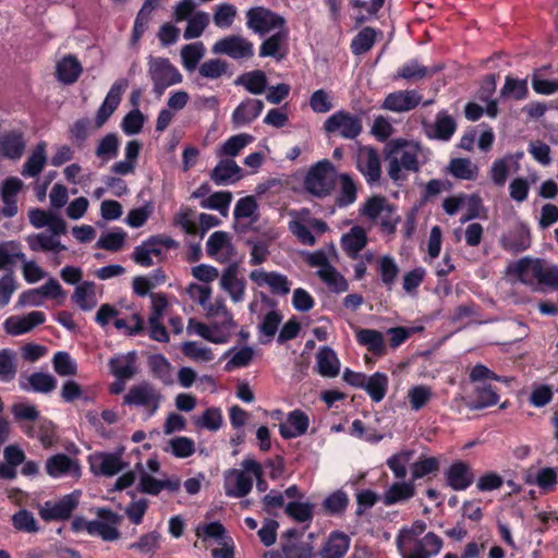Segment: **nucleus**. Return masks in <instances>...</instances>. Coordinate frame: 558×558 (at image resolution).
<instances>
[{
  "mask_svg": "<svg viewBox=\"0 0 558 558\" xmlns=\"http://www.w3.org/2000/svg\"><path fill=\"white\" fill-rule=\"evenodd\" d=\"M505 275L509 282L521 283L533 292H541L545 288L558 291V265L543 258L525 256L510 262Z\"/></svg>",
  "mask_w": 558,
  "mask_h": 558,
  "instance_id": "1",
  "label": "nucleus"
},
{
  "mask_svg": "<svg viewBox=\"0 0 558 558\" xmlns=\"http://www.w3.org/2000/svg\"><path fill=\"white\" fill-rule=\"evenodd\" d=\"M425 530L426 524L418 520L399 531L396 545L402 558H429L440 551L442 541L435 533L429 532L420 538Z\"/></svg>",
  "mask_w": 558,
  "mask_h": 558,
  "instance_id": "2",
  "label": "nucleus"
},
{
  "mask_svg": "<svg viewBox=\"0 0 558 558\" xmlns=\"http://www.w3.org/2000/svg\"><path fill=\"white\" fill-rule=\"evenodd\" d=\"M388 174L395 180L404 178V171H416L421 146L416 142L396 140L386 147Z\"/></svg>",
  "mask_w": 558,
  "mask_h": 558,
  "instance_id": "3",
  "label": "nucleus"
},
{
  "mask_svg": "<svg viewBox=\"0 0 558 558\" xmlns=\"http://www.w3.org/2000/svg\"><path fill=\"white\" fill-rule=\"evenodd\" d=\"M263 476V468L255 459L247 457L241 462V469H230L223 474V487L228 496L241 498L253 487L254 480Z\"/></svg>",
  "mask_w": 558,
  "mask_h": 558,
  "instance_id": "4",
  "label": "nucleus"
},
{
  "mask_svg": "<svg viewBox=\"0 0 558 558\" xmlns=\"http://www.w3.org/2000/svg\"><path fill=\"white\" fill-rule=\"evenodd\" d=\"M360 215L368 220L371 225L378 226L381 231L389 234L396 231L400 221L395 205L379 195L367 198L360 207Z\"/></svg>",
  "mask_w": 558,
  "mask_h": 558,
  "instance_id": "5",
  "label": "nucleus"
},
{
  "mask_svg": "<svg viewBox=\"0 0 558 558\" xmlns=\"http://www.w3.org/2000/svg\"><path fill=\"white\" fill-rule=\"evenodd\" d=\"M210 324L197 322L194 318L189 319L186 330L189 335H196L203 339L221 344L228 342L238 325L233 319V315H226L220 318H211Z\"/></svg>",
  "mask_w": 558,
  "mask_h": 558,
  "instance_id": "6",
  "label": "nucleus"
},
{
  "mask_svg": "<svg viewBox=\"0 0 558 558\" xmlns=\"http://www.w3.org/2000/svg\"><path fill=\"white\" fill-rule=\"evenodd\" d=\"M97 513V520H76L74 522V527L77 531H86L90 535L100 536L104 541L118 539L120 536L118 525L121 522V517L106 509H99Z\"/></svg>",
  "mask_w": 558,
  "mask_h": 558,
  "instance_id": "7",
  "label": "nucleus"
},
{
  "mask_svg": "<svg viewBox=\"0 0 558 558\" xmlns=\"http://www.w3.org/2000/svg\"><path fill=\"white\" fill-rule=\"evenodd\" d=\"M336 170L328 160H322L313 166L305 177L306 190L316 196H324L330 193L335 185Z\"/></svg>",
  "mask_w": 558,
  "mask_h": 558,
  "instance_id": "8",
  "label": "nucleus"
},
{
  "mask_svg": "<svg viewBox=\"0 0 558 558\" xmlns=\"http://www.w3.org/2000/svg\"><path fill=\"white\" fill-rule=\"evenodd\" d=\"M246 25L256 34L266 35L286 29L283 16L264 7H255L246 12Z\"/></svg>",
  "mask_w": 558,
  "mask_h": 558,
  "instance_id": "9",
  "label": "nucleus"
},
{
  "mask_svg": "<svg viewBox=\"0 0 558 558\" xmlns=\"http://www.w3.org/2000/svg\"><path fill=\"white\" fill-rule=\"evenodd\" d=\"M148 74L155 90L161 94L166 88L182 82L179 70L167 58H149Z\"/></svg>",
  "mask_w": 558,
  "mask_h": 558,
  "instance_id": "10",
  "label": "nucleus"
},
{
  "mask_svg": "<svg viewBox=\"0 0 558 558\" xmlns=\"http://www.w3.org/2000/svg\"><path fill=\"white\" fill-rule=\"evenodd\" d=\"M326 133L353 140L362 131V121L359 117L345 111H337L326 119L323 125Z\"/></svg>",
  "mask_w": 558,
  "mask_h": 558,
  "instance_id": "11",
  "label": "nucleus"
},
{
  "mask_svg": "<svg viewBox=\"0 0 558 558\" xmlns=\"http://www.w3.org/2000/svg\"><path fill=\"white\" fill-rule=\"evenodd\" d=\"M123 399L125 404L143 408L151 416L160 405L161 395L150 384L141 383L132 386Z\"/></svg>",
  "mask_w": 558,
  "mask_h": 558,
  "instance_id": "12",
  "label": "nucleus"
},
{
  "mask_svg": "<svg viewBox=\"0 0 558 558\" xmlns=\"http://www.w3.org/2000/svg\"><path fill=\"white\" fill-rule=\"evenodd\" d=\"M81 493L75 490L59 500L46 501L39 507V515L45 521L68 519L78 505Z\"/></svg>",
  "mask_w": 558,
  "mask_h": 558,
  "instance_id": "13",
  "label": "nucleus"
},
{
  "mask_svg": "<svg viewBox=\"0 0 558 558\" xmlns=\"http://www.w3.org/2000/svg\"><path fill=\"white\" fill-rule=\"evenodd\" d=\"M206 253L218 263H227L235 256L232 236L225 231L213 232L206 242Z\"/></svg>",
  "mask_w": 558,
  "mask_h": 558,
  "instance_id": "14",
  "label": "nucleus"
},
{
  "mask_svg": "<svg viewBox=\"0 0 558 558\" xmlns=\"http://www.w3.org/2000/svg\"><path fill=\"white\" fill-rule=\"evenodd\" d=\"M211 51L216 54H226L233 59L253 56V44L242 36L230 35L217 40Z\"/></svg>",
  "mask_w": 558,
  "mask_h": 558,
  "instance_id": "15",
  "label": "nucleus"
},
{
  "mask_svg": "<svg viewBox=\"0 0 558 558\" xmlns=\"http://www.w3.org/2000/svg\"><path fill=\"white\" fill-rule=\"evenodd\" d=\"M122 450L116 453L95 452L89 457L90 469L96 475L113 476L126 469Z\"/></svg>",
  "mask_w": 558,
  "mask_h": 558,
  "instance_id": "16",
  "label": "nucleus"
},
{
  "mask_svg": "<svg viewBox=\"0 0 558 558\" xmlns=\"http://www.w3.org/2000/svg\"><path fill=\"white\" fill-rule=\"evenodd\" d=\"M46 316L41 312H29L25 315H13L3 322V329L10 336H21L31 332L35 327L41 325Z\"/></svg>",
  "mask_w": 558,
  "mask_h": 558,
  "instance_id": "17",
  "label": "nucleus"
},
{
  "mask_svg": "<svg viewBox=\"0 0 558 558\" xmlns=\"http://www.w3.org/2000/svg\"><path fill=\"white\" fill-rule=\"evenodd\" d=\"M45 469L48 475L53 478L73 477L77 480L81 476L78 461L63 453H58L47 459Z\"/></svg>",
  "mask_w": 558,
  "mask_h": 558,
  "instance_id": "18",
  "label": "nucleus"
},
{
  "mask_svg": "<svg viewBox=\"0 0 558 558\" xmlns=\"http://www.w3.org/2000/svg\"><path fill=\"white\" fill-rule=\"evenodd\" d=\"M250 279L258 287H267L274 294L286 295L291 290L287 276L276 271L255 269L251 271Z\"/></svg>",
  "mask_w": 558,
  "mask_h": 558,
  "instance_id": "19",
  "label": "nucleus"
},
{
  "mask_svg": "<svg viewBox=\"0 0 558 558\" xmlns=\"http://www.w3.org/2000/svg\"><path fill=\"white\" fill-rule=\"evenodd\" d=\"M522 156L523 153L508 154L493 161L489 177L496 186H504L509 175L519 170Z\"/></svg>",
  "mask_w": 558,
  "mask_h": 558,
  "instance_id": "20",
  "label": "nucleus"
},
{
  "mask_svg": "<svg viewBox=\"0 0 558 558\" xmlns=\"http://www.w3.org/2000/svg\"><path fill=\"white\" fill-rule=\"evenodd\" d=\"M129 87V81L124 77L118 78L110 87L101 106L98 109L96 121L98 125H102L108 118L114 112L121 102L122 95Z\"/></svg>",
  "mask_w": 558,
  "mask_h": 558,
  "instance_id": "21",
  "label": "nucleus"
},
{
  "mask_svg": "<svg viewBox=\"0 0 558 558\" xmlns=\"http://www.w3.org/2000/svg\"><path fill=\"white\" fill-rule=\"evenodd\" d=\"M446 484L453 490L466 489L474 480L470 465L463 461H456L444 472Z\"/></svg>",
  "mask_w": 558,
  "mask_h": 558,
  "instance_id": "22",
  "label": "nucleus"
},
{
  "mask_svg": "<svg viewBox=\"0 0 558 558\" xmlns=\"http://www.w3.org/2000/svg\"><path fill=\"white\" fill-rule=\"evenodd\" d=\"M356 165L368 182H375L380 178L379 157L373 148H360L356 156Z\"/></svg>",
  "mask_w": 558,
  "mask_h": 558,
  "instance_id": "23",
  "label": "nucleus"
},
{
  "mask_svg": "<svg viewBox=\"0 0 558 558\" xmlns=\"http://www.w3.org/2000/svg\"><path fill=\"white\" fill-rule=\"evenodd\" d=\"M219 284L228 293L232 302L240 303L244 300L246 282L238 276L235 267H228L222 272Z\"/></svg>",
  "mask_w": 558,
  "mask_h": 558,
  "instance_id": "24",
  "label": "nucleus"
},
{
  "mask_svg": "<svg viewBox=\"0 0 558 558\" xmlns=\"http://www.w3.org/2000/svg\"><path fill=\"white\" fill-rule=\"evenodd\" d=\"M264 104L259 99L246 98L232 112L231 121L235 126L252 123L263 111Z\"/></svg>",
  "mask_w": 558,
  "mask_h": 558,
  "instance_id": "25",
  "label": "nucleus"
},
{
  "mask_svg": "<svg viewBox=\"0 0 558 558\" xmlns=\"http://www.w3.org/2000/svg\"><path fill=\"white\" fill-rule=\"evenodd\" d=\"M308 425V416L300 410H294L290 412L287 420L279 425V432L286 439L296 438L306 433Z\"/></svg>",
  "mask_w": 558,
  "mask_h": 558,
  "instance_id": "26",
  "label": "nucleus"
},
{
  "mask_svg": "<svg viewBox=\"0 0 558 558\" xmlns=\"http://www.w3.org/2000/svg\"><path fill=\"white\" fill-rule=\"evenodd\" d=\"M161 254L162 244L155 239H150L134 248L132 258L142 267H150L155 262L161 259Z\"/></svg>",
  "mask_w": 558,
  "mask_h": 558,
  "instance_id": "27",
  "label": "nucleus"
},
{
  "mask_svg": "<svg viewBox=\"0 0 558 558\" xmlns=\"http://www.w3.org/2000/svg\"><path fill=\"white\" fill-rule=\"evenodd\" d=\"M421 101V96L414 90H399L389 94L384 108L395 112L409 111L415 108Z\"/></svg>",
  "mask_w": 558,
  "mask_h": 558,
  "instance_id": "28",
  "label": "nucleus"
},
{
  "mask_svg": "<svg viewBox=\"0 0 558 558\" xmlns=\"http://www.w3.org/2000/svg\"><path fill=\"white\" fill-rule=\"evenodd\" d=\"M181 482L178 477H162L155 478L149 474H142L140 477V489L149 495H157L162 490L177 492L179 490Z\"/></svg>",
  "mask_w": 558,
  "mask_h": 558,
  "instance_id": "29",
  "label": "nucleus"
},
{
  "mask_svg": "<svg viewBox=\"0 0 558 558\" xmlns=\"http://www.w3.org/2000/svg\"><path fill=\"white\" fill-rule=\"evenodd\" d=\"M23 182L15 177L8 178L1 185V198L4 204L2 211L7 217H12L17 213L16 195L21 191Z\"/></svg>",
  "mask_w": 558,
  "mask_h": 558,
  "instance_id": "30",
  "label": "nucleus"
},
{
  "mask_svg": "<svg viewBox=\"0 0 558 558\" xmlns=\"http://www.w3.org/2000/svg\"><path fill=\"white\" fill-rule=\"evenodd\" d=\"M242 178V169L232 159H222L214 168L211 180L218 185L232 184Z\"/></svg>",
  "mask_w": 558,
  "mask_h": 558,
  "instance_id": "31",
  "label": "nucleus"
},
{
  "mask_svg": "<svg viewBox=\"0 0 558 558\" xmlns=\"http://www.w3.org/2000/svg\"><path fill=\"white\" fill-rule=\"evenodd\" d=\"M135 362V352L116 355L109 361L110 372L117 379H130L136 373Z\"/></svg>",
  "mask_w": 558,
  "mask_h": 558,
  "instance_id": "32",
  "label": "nucleus"
},
{
  "mask_svg": "<svg viewBox=\"0 0 558 558\" xmlns=\"http://www.w3.org/2000/svg\"><path fill=\"white\" fill-rule=\"evenodd\" d=\"M367 233L364 228L354 226L341 236V246L350 257L356 255L366 246Z\"/></svg>",
  "mask_w": 558,
  "mask_h": 558,
  "instance_id": "33",
  "label": "nucleus"
},
{
  "mask_svg": "<svg viewBox=\"0 0 558 558\" xmlns=\"http://www.w3.org/2000/svg\"><path fill=\"white\" fill-rule=\"evenodd\" d=\"M82 71L81 62L72 54L63 57L56 66L57 78L63 84H73L76 82Z\"/></svg>",
  "mask_w": 558,
  "mask_h": 558,
  "instance_id": "34",
  "label": "nucleus"
},
{
  "mask_svg": "<svg viewBox=\"0 0 558 558\" xmlns=\"http://www.w3.org/2000/svg\"><path fill=\"white\" fill-rule=\"evenodd\" d=\"M350 546V538L339 532L330 534L328 539L323 545L319 557L320 558H343Z\"/></svg>",
  "mask_w": 558,
  "mask_h": 558,
  "instance_id": "35",
  "label": "nucleus"
},
{
  "mask_svg": "<svg viewBox=\"0 0 558 558\" xmlns=\"http://www.w3.org/2000/svg\"><path fill=\"white\" fill-rule=\"evenodd\" d=\"M101 298V291L94 282H83L76 287L74 302L84 311L94 308Z\"/></svg>",
  "mask_w": 558,
  "mask_h": 558,
  "instance_id": "36",
  "label": "nucleus"
},
{
  "mask_svg": "<svg viewBox=\"0 0 558 558\" xmlns=\"http://www.w3.org/2000/svg\"><path fill=\"white\" fill-rule=\"evenodd\" d=\"M415 495V485L412 482H396L389 486L384 495L383 502L386 506L404 502Z\"/></svg>",
  "mask_w": 558,
  "mask_h": 558,
  "instance_id": "37",
  "label": "nucleus"
},
{
  "mask_svg": "<svg viewBox=\"0 0 558 558\" xmlns=\"http://www.w3.org/2000/svg\"><path fill=\"white\" fill-rule=\"evenodd\" d=\"M47 163V144L39 142L32 150L22 170V175L34 178L38 175Z\"/></svg>",
  "mask_w": 558,
  "mask_h": 558,
  "instance_id": "38",
  "label": "nucleus"
},
{
  "mask_svg": "<svg viewBox=\"0 0 558 558\" xmlns=\"http://www.w3.org/2000/svg\"><path fill=\"white\" fill-rule=\"evenodd\" d=\"M20 386L23 390L48 393L56 389L57 380L48 373L36 372L31 374L25 381H21Z\"/></svg>",
  "mask_w": 558,
  "mask_h": 558,
  "instance_id": "39",
  "label": "nucleus"
},
{
  "mask_svg": "<svg viewBox=\"0 0 558 558\" xmlns=\"http://www.w3.org/2000/svg\"><path fill=\"white\" fill-rule=\"evenodd\" d=\"M316 364L318 373L324 377H335L340 371V361L335 351L328 347L317 352Z\"/></svg>",
  "mask_w": 558,
  "mask_h": 558,
  "instance_id": "40",
  "label": "nucleus"
},
{
  "mask_svg": "<svg viewBox=\"0 0 558 558\" xmlns=\"http://www.w3.org/2000/svg\"><path fill=\"white\" fill-rule=\"evenodd\" d=\"M530 483L535 484L544 494L556 492L558 487V469L544 466L538 469Z\"/></svg>",
  "mask_w": 558,
  "mask_h": 558,
  "instance_id": "41",
  "label": "nucleus"
},
{
  "mask_svg": "<svg viewBox=\"0 0 558 558\" xmlns=\"http://www.w3.org/2000/svg\"><path fill=\"white\" fill-rule=\"evenodd\" d=\"M288 37V31L282 29L274 33L269 38H267L259 48L260 57H274L278 60L282 59L284 56V51L282 50L283 44L286 43Z\"/></svg>",
  "mask_w": 558,
  "mask_h": 558,
  "instance_id": "42",
  "label": "nucleus"
},
{
  "mask_svg": "<svg viewBox=\"0 0 558 558\" xmlns=\"http://www.w3.org/2000/svg\"><path fill=\"white\" fill-rule=\"evenodd\" d=\"M388 385V376L377 372L371 376H366V383H364L363 389L367 391L374 402H379L385 398Z\"/></svg>",
  "mask_w": 558,
  "mask_h": 558,
  "instance_id": "43",
  "label": "nucleus"
},
{
  "mask_svg": "<svg viewBox=\"0 0 558 558\" xmlns=\"http://www.w3.org/2000/svg\"><path fill=\"white\" fill-rule=\"evenodd\" d=\"M502 244L509 251H525L531 245L530 230L525 226H519L504 238Z\"/></svg>",
  "mask_w": 558,
  "mask_h": 558,
  "instance_id": "44",
  "label": "nucleus"
},
{
  "mask_svg": "<svg viewBox=\"0 0 558 558\" xmlns=\"http://www.w3.org/2000/svg\"><path fill=\"white\" fill-rule=\"evenodd\" d=\"M25 141L20 133H8L0 138V150L12 159L20 158L25 149Z\"/></svg>",
  "mask_w": 558,
  "mask_h": 558,
  "instance_id": "45",
  "label": "nucleus"
},
{
  "mask_svg": "<svg viewBox=\"0 0 558 558\" xmlns=\"http://www.w3.org/2000/svg\"><path fill=\"white\" fill-rule=\"evenodd\" d=\"M196 427L217 432L223 424L222 412L219 408L206 409L202 414L193 417Z\"/></svg>",
  "mask_w": 558,
  "mask_h": 558,
  "instance_id": "46",
  "label": "nucleus"
},
{
  "mask_svg": "<svg viewBox=\"0 0 558 558\" xmlns=\"http://www.w3.org/2000/svg\"><path fill=\"white\" fill-rule=\"evenodd\" d=\"M357 342L375 354L385 353V341L381 332L374 329H361L356 332Z\"/></svg>",
  "mask_w": 558,
  "mask_h": 558,
  "instance_id": "47",
  "label": "nucleus"
},
{
  "mask_svg": "<svg viewBox=\"0 0 558 558\" xmlns=\"http://www.w3.org/2000/svg\"><path fill=\"white\" fill-rule=\"evenodd\" d=\"M195 532L197 538L204 543L215 542L219 545L229 537L219 522L199 523Z\"/></svg>",
  "mask_w": 558,
  "mask_h": 558,
  "instance_id": "48",
  "label": "nucleus"
},
{
  "mask_svg": "<svg viewBox=\"0 0 558 558\" xmlns=\"http://www.w3.org/2000/svg\"><path fill=\"white\" fill-rule=\"evenodd\" d=\"M205 46L201 41L183 46L181 48L180 56L184 69L187 71L195 70L198 62L205 56Z\"/></svg>",
  "mask_w": 558,
  "mask_h": 558,
  "instance_id": "49",
  "label": "nucleus"
},
{
  "mask_svg": "<svg viewBox=\"0 0 558 558\" xmlns=\"http://www.w3.org/2000/svg\"><path fill=\"white\" fill-rule=\"evenodd\" d=\"M53 371L61 377H71L77 374L76 361L65 351H58L52 356Z\"/></svg>",
  "mask_w": 558,
  "mask_h": 558,
  "instance_id": "50",
  "label": "nucleus"
},
{
  "mask_svg": "<svg viewBox=\"0 0 558 558\" xmlns=\"http://www.w3.org/2000/svg\"><path fill=\"white\" fill-rule=\"evenodd\" d=\"M456 131L453 119L447 114H439L433 125L427 130V134L432 138L447 141Z\"/></svg>",
  "mask_w": 558,
  "mask_h": 558,
  "instance_id": "51",
  "label": "nucleus"
},
{
  "mask_svg": "<svg viewBox=\"0 0 558 558\" xmlns=\"http://www.w3.org/2000/svg\"><path fill=\"white\" fill-rule=\"evenodd\" d=\"M232 194L228 191L216 192L201 201V207L219 211L223 217L228 216Z\"/></svg>",
  "mask_w": 558,
  "mask_h": 558,
  "instance_id": "52",
  "label": "nucleus"
},
{
  "mask_svg": "<svg viewBox=\"0 0 558 558\" xmlns=\"http://www.w3.org/2000/svg\"><path fill=\"white\" fill-rule=\"evenodd\" d=\"M181 350L185 356L194 362L208 363L214 360L211 349L196 341L183 342Z\"/></svg>",
  "mask_w": 558,
  "mask_h": 558,
  "instance_id": "53",
  "label": "nucleus"
},
{
  "mask_svg": "<svg viewBox=\"0 0 558 558\" xmlns=\"http://www.w3.org/2000/svg\"><path fill=\"white\" fill-rule=\"evenodd\" d=\"M317 276L332 292L342 293L349 289L347 279L333 266L317 271Z\"/></svg>",
  "mask_w": 558,
  "mask_h": 558,
  "instance_id": "54",
  "label": "nucleus"
},
{
  "mask_svg": "<svg viewBox=\"0 0 558 558\" xmlns=\"http://www.w3.org/2000/svg\"><path fill=\"white\" fill-rule=\"evenodd\" d=\"M15 259L22 263L21 270L26 282L36 283L46 278V271L36 262L27 259L24 253L17 252Z\"/></svg>",
  "mask_w": 558,
  "mask_h": 558,
  "instance_id": "55",
  "label": "nucleus"
},
{
  "mask_svg": "<svg viewBox=\"0 0 558 558\" xmlns=\"http://www.w3.org/2000/svg\"><path fill=\"white\" fill-rule=\"evenodd\" d=\"M356 192L357 187L353 180L348 174H340L337 204L340 207L353 204L356 201Z\"/></svg>",
  "mask_w": 558,
  "mask_h": 558,
  "instance_id": "56",
  "label": "nucleus"
},
{
  "mask_svg": "<svg viewBox=\"0 0 558 558\" xmlns=\"http://www.w3.org/2000/svg\"><path fill=\"white\" fill-rule=\"evenodd\" d=\"M434 397V392L429 386L416 385L408 390L407 398L410 407L414 411L424 408Z\"/></svg>",
  "mask_w": 558,
  "mask_h": 558,
  "instance_id": "57",
  "label": "nucleus"
},
{
  "mask_svg": "<svg viewBox=\"0 0 558 558\" xmlns=\"http://www.w3.org/2000/svg\"><path fill=\"white\" fill-rule=\"evenodd\" d=\"M527 93L529 88L525 80L507 76L500 96L507 99L521 100L526 97Z\"/></svg>",
  "mask_w": 558,
  "mask_h": 558,
  "instance_id": "58",
  "label": "nucleus"
},
{
  "mask_svg": "<svg viewBox=\"0 0 558 558\" xmlns=\"http://www.w3.org/2000/svg\"><path fill=\"white\" fill-rule=\"evenodd\" d=\"M183 37L186 40L198 38L209 23V15L206 12H195L187 21Z\"/></svg>",
  "mask_w": 558,
  "mask_h": 558,
  "instance_id": "59",
  "label": "nucleus"
},
{
  "mask_svg": "<svg viewBox=\"0 0 558 558\" xmlns=\"http://www.w3.org/2000/svg\"><path fill=\"white\" fill-rule=\"evenodd\" d=\"M254 137L246 133H241L228 138L220 148L219 155L227 157H235L240 151L251 144Z\"/></svg>",
  "mask_w": 558,
  "mask_h": 558,
  "instance_id": "60",
  "label": "nucleus"
},
{
  "mask_svg": "<svg viewBox=\"0 0 558 558\" xmlns=\"http://www.w3.org/2000/svg\"><path fill=\"white\" fill-rule=\"evenodd\" d=\"M161 538L160 533L156 531L148 532L143 534L137 542L132 543L130 548L142 555H153L160 547Z\"/></svg>",
  "mask_w": 558,
  "mask_h": 558,
  "instance_id": "61",
  "label": "nucleus"
},
{
  "mask_svg": "<svg viewBox=\"0 0 558 558\" xmlns=\"http://www.w3.org/2000/svg\"><path fill=\"white\" fill-rule=\"evenodd\" d=\"M449 170L452 175L462 180H473L476 178L478 168L470 159L457 158L451 160Z\"/></svg>",
  "mask_w": 558,
  "mask_h": 558,
  "instance_id": "62",
  "label": "nucleus"
},
{
  "mask_svg": "<svg viewBox=\"0 0 558 558\" xmlns=\"http://www.w3.org/2000/svg\"><path fill=\"white\" fill-rule=\"evenodd\" d=\"M226 355L230 356L226 364V371L231 372L235 368L247 366L253 360L254 351L252 348L244 347L241 349H231Z\"/></svg>",
  "mask_w": 558,
  "mask_h": 558,
  "instance_id": "63",
  "label": "nucleus"
},
{
  "mask_svg": "<svg viewBox=\"0 0 558 558\" xmlns=\"http://www.w3.org/2000/svg\"><path fill=\"white\" fill-rule=\"evenodd\" d=\"M378 272L383 283L390 288L399 275V267L395 258L389 255L381 256L378 259Z\"/></svg>",
  "mask_w": 558,
  "mask_h": 558,
  "instance_id": "64",
  "label": "nucleus"
}]
</instances>
